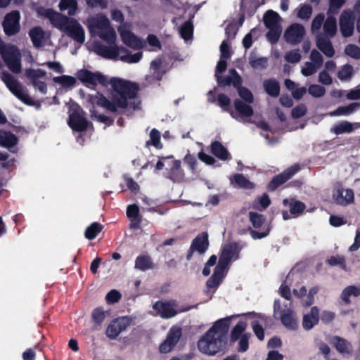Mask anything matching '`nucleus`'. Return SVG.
I'll use <instances>...</instances> for the list:
<instances>
[{"mask_svg": "<svg viewBox=\"0 0 360 360\" xmlns=\"http://www.w3.org/2000/svg\"><path fill=\"white\" fill-rule=\"evenodd\" d=\"M96 92L94 96L89 95L88 101L115 115L124 114L128 107L134 110L141 109V101L135 100L139 91H110L108 97Z\"/></svg>", "mask_w": 360, "mask_h": 360, "instance_id": "f257e3e1", "label": "nucleus"}, {"mask_svg": "<svg viewBox=\"0 0 360 360\" xmlns=\"http://www.w3.org/2000/svg\"><path fill=\"white\" fill-rule=\"evenodd\" d=\"M232 317L219 319L202 335L198 342V349L202 353L213 356L226 348Z\"/></svg>", "mask_w": 360, "mask_h": 360, "instance_id": "f03ea898", "label": "nucleus"}, {"mask_svg": "<svg viewBox=\"0 0 360 360\" xmlns=\"http://www.w3.org/2000/svg\"><path fill=\"white\" fill-rule=\"evenodd\" d=\"M77 77L86 87L96 86L97 84L108 87L110 84L111 90H140L138 83L120 77H111L109 79L107 76L98 71L91 72L82 69L77 72Z\"/></svg>", "mask_w": 360, "mask_h": 360, "instance_id": "7ed1b4c3", "label": "nucleus"}, {"mask_svg": "<svg viewBox=\"0 0 360 360\" xmlns=\"http://www.w3.org/2000/svg\"><path fill=\"white\" fill-rule=\"evenodd\" d=\"M281 21V18L279 14L273 10H268L264 14L263 22L265 27L269 29L266 38L271 44L277 43L281 37L282 33Z\"/></svg>", "mask_w": 360, "mask_h": 360, "instance_id": "20e7f679", "label": "nucleus"}, {"mask_svg": "<svg viewBox=\"0 0 360 360\" xmlns=\"http://www.w3.org/2000/svg\"><path fill=\"white\" fill-rule=\"evenodd\" d=\"M1 54L6 66L13 72L17 74L21 71L20 53L15 46L12 45L2 49Z\"/></svg>", "mask_w": 360, "mask_h": 360, "instance_id": "39448f33", "label": "nucleus"}, {"mask_svg": "<svg viewBox=\"0 0 360 360\" xmlns=\"http://www.w3.org/2000/svg\"><path fill=\"white\" fill-rule=\"evenodd\" d=\"M68 124L74 131L83 132L87 130L89 122L84 117V110L79 106L70 110Z\"/></svg>", "mask_w": 360, "mask_h": 360, "instance_id": "423d86ee", "label": "nucleus"}, {"mask_svg": "<svg viewBox=\"0 0 360 360\" xmlns=\"http://www.w3.org/2000/svg\"><path fill=\"white\" fill-rule=\"evenodd\" d=\"M274 313L275 316L279 314L281 321L285 328L291 330H295L297 328V323L293 310L290 308L282 309L279 300H274Z\"/></svg>", "mask_w": 360, "mask_h": 360, "instance_id": "0eeeda50", "label": "nucleus"}, {"mask_svg": "<svg viewBox=\"0 0 360 360\" xmlns=\"http://www.w3.org/2000/svg\"><path fill=\"white\" fill-rule=\"evenodd\" d=\"M300 170V166L298 164H295L290 166L283 172L275 175L266 185V189L270 192L276 191L279 186L291 179Z\"/></svg>", "mask_w": 360, "mask_h": 360, "instance_id": "6e6552de", "label": "nucleus"}, {"mask_svg": "<svg viewBox=\"0 0 360 360\" xmlns=\"http://www.w3.org/2000/svg\"><path fill=\"white\" fill-rule=\"evenodd\" d=\"M20 13L17 10L12 11L4 16L2 27L6 36H13L20 32Z\"/></svg>", "mask_w": 360, "mask_h": 360, "instance_id": "1a4fd4ad", "label": "nucleus"}, {"mask_svg": "<svg viewBox=\"0 0 360 360\" xmlns=\"http://www.w3.org/2000/svg\"><path fill=\"white\" fill-rule=\"evenodd\" d=\"M131 319L128 316H121L113 319L108 325L105 334L110 340H115L131 324Z\"/></svg>", "mask_w": 360, "mask_h": 360, "instance_id": "9d476101", "label": "nucleus"}, {"mask_svg": "<svg viewBox=\"0 0 360 360\" xmlns=\"http://www.w3.org/2000/svg\"><path fill=\"white\" fill-rule=\"evenodd\" d=\"M216 79L220 87L233 86L236 90H249L242 86V78L234 68L229 69L226 76H217Z\"/></svg>", "mask_w": 360, "mask_h": 360, "instance_id": "9b49d317", "label": "nucleus"}, {"mask_svg": "<svg viewBox=\"0 0 360 360\" xmlns=\"http://www.w3.org/2000/svg\"><path fill=\"white\" fill-rule=\"evenodd\" d=\"M354 14L349 9L345 10L340 16V29L344 37H351L354 29Z\"/></svg>", "mask_w": 360, "mask_h": 360, "instance_id": "f8f14e48", "label": "nucleus"}, {"mask_svg": "<svg viewBox=\"0 0 360 360\" xmlns=\"http://www.w3.org/2000/svg\"><path fill=\"white\" fill-rule=\"evenodd\" d=\"M46 72L42 69L29 68L25 70V75L33 86L38 90H46L45 82Z\"/></svg>", "mask_w": 360, "mask_h": 360, "instance_id": "ddd939ff", "label": "nucleus"}, {"mask_svg": "<svg viewBox=\"0 0 360 360\" xmlns=\"http://www.w3.org/2000/svg\"><path fill=\"white\" fill-rule=\"evenodd\" d=\"M63 32L79 44H83L85 41L84 30L80 23L74 18H71Z\"/></svg>", "mask_w": 360, "mask_h": 360, "instance_id": "4468645a", "label": "nucleus"}, {"mask_svg": "<svg viewBox=\"0 0 360 360\" xmlns=\"http://www.w3.org/2000/svg\"><path fill=\"white\" fill-rule=\"evenodd\" d=\"M305 34V30L303 25L295 23L291 25L284 33L285 41L291 44L300 43Z\"/></svg>", "mask_w": 360, "mask_h": 360, "instance_id": "2eb2a0df", "label": "nucleus"}, {"mask_svg": "<svg viewBox=\"0 0 360 360\" xmlns=\"http://www.w3.org/2000/svg\"><path fill=\"white\" fill-rule=\"evenodd\" d=\"M118 31L123 43L127 46L134 50H139L143 48L145 46L146 42L142 41L131 31L129 30H124L121 27H119Z\"/></svg>", "mask_w": 360, "mask_h": 360, "instance_id": "dca6fc26", "label": "nucleus"}, {"mask_svg": "<svg viewBox=\"0 0 360 360\" xmlns=\"http://www.w3.org/2000/svg\"><path fill=\"white\" fill-rule=\"evenodd\" d=\"M153 309L161 318L165 319L174 317L177 314L174 306L169 302L158 300L153 304Z\"/></svg>", "mask_w": 360, "mask_h": 360, "instance_id": "f3484780", "label": "nucleus"}, {"mask_svg": "<svg viewBox=\"0 0 360 360\" xmlns=\"http://www.w3.org/2000/svg\"><path fill=\"white\" fill-rule=\"evenodd\" d=\"M46 16L49 19L53 27L63 32L71 20V18L56 12L52 9L46 10Z\"/></svg>", "mask_w": 360, "mask_h": 360, "instance_id": "a211bd4d", "label": "nucleus"}, {"mask_svg": "<svg viewBox=\"0 0 360 360\" xmlns=\"http://www.w3.org/2000/svg\"><path fill=\"white\" fill-rule=\"evenodd\" d=\"M127 51V49L125 47H118L115 45L109 47L103 44H99L96 46V53L101 56L108 59L117 58L122 52Z\"/></svg>", "mask_w": 360, "mask_h": 360, "instance_id": "6ab92c4d", "label": "nucleus"}, {"mask_svg": "<svg viewBox=\"0 0 360 360\" xmlns=\"http://www.w3.org/2000/svg\"><path fill=\"white\" fill-rule=\"evenodd\" d=\"M283 205L285 207H289L290 213L294 217L300 215L306 209V205L303 202L296 200L295 198L283 199Z\"/></svg>", "mask_w": 360, "mask_h": 360, "instance_id": "aec40b11", "label": "nucleus"}, {"mask_svg": "<svg viewBox=\"0 0 360 360\" xmlns=\"http://www.w3.org/2000/svg\"><path fill=\"white\" fill-rule=\"evenodd\" d=\"M330 343L340 354H352L353 347L351 343L346 339L340 336H333L331 338Z\"/></svg>", "mask_w": 360, "mask_h": 360, "instance_id": "412c9836", "label": "nucleus"}, {"mask_svg": "<svg viewBox=\"0 0 360 360\" xmlns=\"http://www.w3.org/2000/svg\"><path fill=\"white\" fill-rule=\"evenodd\" d=\"M319 308L314 306L311 308L309 314L304 315L302 320V326L304 329L309 330L318 324L319 321Z\"/></svg>", "mask_w": 360, "mask_h": 360, "instance_id": "4be33fe9", "label": "nucleus"}, {"mask_svg": "<svg viewBox=\"0 0 360 360\" xmlns=\"http://www.w3.org/2000/svg\"><path fill=\"white\" fill-rule=\"evenodd\" d=\"M192 248L195 249L199 254H204L209 247L208 234L203 232L197 236L192 241Z\"/></svg>", "mask_w": 360, "mask_h": 360, "instance_id": "5701e85b", "label": "nucleus"}, {"mask_svg": "<svg viewBox=\"0 0 360 360\" xmlns=\"http://www.w3.org/2000/svg\"><path fill=\"white\" fill-rule=\"evenodd\" d=\"M236 112L241 118L250 117L254 114V110L250 104L246 103L239 98H236L233 101Z\"/></svg>", "mask_w": 360, "mask_h": 360, "instance_id": "b1692460", "label": "nucleus"}, {"mask_svg": "<svg viewBox=\"0 0 360 360\" xmlns=\"http://www.w3.org/2000/svg\"><path fill=\"white\" fill-rule=\"evenodd\" d=\"M316 46L327 57H333L335 54V50L332 43L328 37L319 35L316 39Z\"/></svg>", "mask_w": 360, "mask_h": 360, "instance_id": "393cba45", "label": "nucleus"}, {"mask_svg": "<svg viewBox=\"0 0 360 360\" xmlns=\"http://www.w3.org/2000/svg\"><path fill=\"white\" fill-rule=\"evenodd\" d=\"M155 267L152 258L148 255H139L135 260L134 268L141 271L153 269Z\"/></svg>", "mask_w": 360, "mask_h": 360, "instance_id": "a878e982", "label": "nucleus"}, {"mask_svg": "<svg viewBox=\"0 0 360 360\" xmlns=\"http://www.w3.org/2000/svg\"><path fill=\"white\" fill-rule=\"evenodd\" d=\"M211 152L219 160H226L231 159V155L228 150L218 141H214L212 143Z\"/></svg>", "mask_w": 360, "mask_h": 360, "instance_id": "bb28decb", "label": "nucleus"}, {"mask_svg": "<svg viewBox=\"0 0 360 360\" xmlns=\"http://www.w3.org/2000/svg\"><path fill=\"white\" fill-rule=\"evenodd\" d=\"M18 139L17 136L6 131H0V145L5 148H11L17 144Z\"/></svg>", "mask_w": 360, "mask_h": 360, "instance_id": "cd10ccee", "label": "nucleus"}, {"mask_svg": "<svg viewBox=\"0 0 360 360\" xmlns=\"http://www.w3.org/2000/svg\"><path fill=\"white\" fill-rule=\"evenodd\" d=\"M181 162L179 160L172 161V164L170 167L169 174V179L172 181H179L184 176V173L181 169Z\"/></svg>", "mask_w": 360, "mask_h": 360, "instance_id": "c85d7f7f", "label": "nucleus"}, {"mask_svg": "<svg viewBox=\"0 0 360 360\" xmlns=\"http://www.w3.org/2000/svg\"><path fill=\"white\" fill-rule=\"evenodd\" d=\"M29 36L34 47H40L44 37V32L39 26L34 27L29 31Z\"/></svg>", "mask_w": 360, "mask_h": 360, "instance_id": "c756f323", "label": "nucleus"}, {"mask_svg": "<svg viewBox=\"0 0 360 360\" xmlns=\"http://www.w3.org/2000/svg\"><path fill=\"white\" fill-rule=\"evenodd\" d=\"M323 32L326 37H333L337 32V21L335 17L328 16L323 24Z\"/></svg>", "mask_w": 360, "mask_h": 360, "instance_id": "7c9ffc66", "label": "nucleus"}, {"mask_svg": "<svg viewBox=\"0 0 360 360\" xmlns=\"http://www.w3.org/2000/svg\"><path fill=\"white\" fill-rule=\"evenodd\" d=\"M247 328V323L245 321H239L231 331L230 342H236L243 334Z\"/></svg>", "mask_w": 360, "mask_h": 360, "instance_id": "2f4dec72", "label": "nucleus"}, {"mask_svg": "<svg viewBox=\"0 0 360 360\" xmlns=\"http://www.w3.org/2000/svg\"><path fill=\"white\" fill-rule=\"evenodd\" d=\"M353 131V124L347 121L340 122L330 129V132L334 133L337 135L343 133H351Z\"/></svg>", "mask_w": 360, "mask_h": 360, "instance_id": "473e14b6", "label": "nucleus"}, {"mask_svg": "<svg viewBox=\"0 0 360 360\" xmlns=\"http://www.w3.org/2000/svg\"><path fill=\"white\" fill-rule=\"evenodd\" d=\"M103 226L98 222H93L86 227L84 236L89 240L96 238L98 234L102 231Z\"/></svg>", "mask_w": 360, "mask_h": 360, "instance_id": "72a5a7b5", "label": "nucleus"}, {"mask_svg": "<svg viewBox=\"0 0 360 360\" xmlns=\"http://www.w3.org/2000/svg\"><path fill=\"white\" fill-rule=\"evenodd\" d=\"M225 274L214 269V273L211 277L207 281L206 285L208 289L217 288L221 283Z\"/></svg>", "mask_w": 360, "mask_h": 360, "instance_id": "f704fd0d", "label": "nucleus"}, {"mask_svg": "<svg viewBox=\"0 0 360 360\" xmlns=\"http://www.w3.org/2000/svg\"><path fill=\"white\" fill-rule=\"evenodd\" d=\"M59 8L61 11L68 10L69 15H74L77 10V1L76 0H60Z\"/></svg>", "mask_w": 360, "mask_h": 360, "instance_id": "c9c22d12", "label": "nucleus"}, {"mask_svg": "<svg viewBox=\"0 0 360 360\" xmlns=\"http://www.w3.org/2000/svg\"><path fill=\"white\" fill-rule=\"evenodd\" d=\"M360 108V103L354 102L346 106H340L331 115H347L352 113L356 109Z\"/></svg>", "mask_w": 360, "mask_h": 360, "instance_id": "e433bc0d", "label": "nucleus"}, {"mask_svg": "<svg viewBox=\"0 0 360 360\" xmlns=\"http://www.w3.org/2000/svg\"><path fill=\"white\" fill-rule=\"evenodd\" d=\"M219 105L224 111L229 112L233 118L236 119L235 112L231 108V99L224 94H219L217 97Z\"/></svg>", "mask_w": 360, "mask_h": 360, "instance_id": "4c0bfd02", "label": "nucleus"}, {"mask_svg": "<svg viewBox=\"0 0 360 360\" xmlns=\"http://www.w3.org/2000/svg\"><path fill=\"white\" fill-rule=\"evenodd\" d=\"M182 335V330L180 327L173 326L167 333L166 340L176 346Z\"/></svg>", "mask_w": 360, "mask_h": 360, "instance_id": "58836bf2", "label": "nucleus"}, {"mask_svg": "<svg viewBox=\"0 0 360 360\" xmlns=\"http://www.w3.org/2000/svg\"><path fill=\"white\" fill-rule=\"evenodd\" d=\"M351 295L359 297L360 295V289L355 285H349L346 287L341 293V299L345 303H349Z\"/></svg>", "mask_w": 360, "mask_h": 360, "instance_id": "ea45409f", "label": "nucleus"}, {"mask_svg": "<svg viewBox=\"0 0 360 360\" xmlns=\"http://www.w3.org/2000/svg\"><path fill=\"white\" fill-rule=\"evenodd\" d=\"M3 82L5 83L8 90H20L19 85L15 77L8 72H4L1 76Z\"/></svg>", "mask_w": 360, "mask_h": 360, "instance_id": "a19ab883", "label": "nucleus"}, {"mask_svg": "<svg viewBox=\"0 0 360 360\" xmlns=\"http://www.w3.org/2000/svg\"><path fill=\"white\" fill-rule=\"evenodd\" d=\"M233 180L234 182L240 188L252 189L255 187V184L242 174H236L233 176Z\"/></svg>", "mask_w": 360, "mask_h": 360, "instance_id": "79ce46f5", "label": "nucleus"}, {"mask_svg": "<svg viewBox=\"0 0 360 360\" xmlns=\"http://www.w3.org/2000/svg\"><path fill=\"white\" fill-rule=\"evenodd\" d=\"M143 55L141 52H137L136 53H131L127 49V52H122L120 56V60L124 62L129 63H138L142 58Z\"/></svg>", "mask_w": 360, "mask_h": 360, "instance_id": "37998d69", "label": "nucleus"}, {"mask_svg": "<svg viewBox=\"0 0 360 360\" xmlns=\"http://www.w3.org/2000/svg\"><path fill=\"white\" fill-rule=\"evenodd\" d=\"M53 81L65 88H69L74 86L77 82L74 77L69 75L56 77L53 78Z\"/></svg>", "mask_w": 360, "mask_h": 360, "instance_id": "c03bdc74", "label": "nucleus"}, {"mask_svg": "<svg viewBox=\"0 0 360 360\" xmlns=\"http://www.w3.org/2000/svg\"><path fill=\"white\" fill-rule=\"evenodd\" d=\"M249 219L254 228H260L265 222L266 218L262 214L256 212H249Z\"/></svg>", "mask_w": 360, "mask_h": 360, "instance_id": "a18cd8bd", "label": "nucleus"}, {"mask_svg": "<svg viewBox=\"0 0 360 360\" xmlns=\"http://www.w3.org/2000/svg\"><path fill=\"white\" fill-rule=\"evenodd\" d=\"M271 204V200L266 193H264L254 202V208L257 210L262 211L267 208Z\"/></svg>", "mask_w": 360, "mask_h": 360, "instance_id": "49530a36", "label": "nucleus"}, {"mask_svg": "<svg viewBox=\"0 0 360 360\" xmlns=\"http://www.w3.org/2000/svg\"><path fill=\"white\" fill-rule=\"evenodd\" d=\"M353 75V67L349 64H345L337 73V77L341 81H346L349 79Z\"/></svg>", "mask_w": 360, "mask_h": 360, "instance_id": "de8ad7c7", "label": "nucleus"}, {"mask_svg": "<svg viewBox=\"0 0 360 360\" xmlns=\"http://www.w3.org/2000/svg\"><path fill=\"white\" fill-rule=\"evenodd\" d=\"M16 98L27 105H35L37 102L28 94V91H11Z\"/></svg>", "mask_w": 360, "mask_h": 360, "instance_id": "09e8293b", "label": "nucleus"}, {"mask_svg": "<svg viewBox=\"0 0 360 360\" xmlns=\"http://www.w3.org/2000/svg\"><path fill=\"white\" fill-rule=\"evenodd\" d=\"M221 252L227 257L231 261L232 259L235 257L236 259L238 257V250L236 243L230 244L226 245L223 249Z\"/></svg>", "mask_w": 360, "mask_h": 360, "instance_id": "8fccbe9b", "label": "nucleus"}, {"mask_svg": "<svg viewBox=\"0 0 360 360\" xmlns=\"http://www.w3.org/2000/svg\"><path fill=\"white\" fill-rule=\"evenodd\" d=\"M91 317L94 323L101 326L105 319V313L102 307L95 308L91 313Z\"/></svg>", "mask_w": 360, "mask_h": 360, "instance_id": "3c124183", "label": "nucleus"}, {"mask_svg": "<svg viewBox=\"0 0 360 360\" xmlns=\"http://www.w3.org/2000/svg\"><path fill=\"white\" fill-rule=\"evenodd\" d=\"M153 145L157 148H161L160 133L156 129H153L150 132V140L146 141V146Z\"/></svg>", "mask_w": 360, "mask_h": 360, "instance_id": "603ef678", "label": "nucleus"}, {"mask_svg": "<svg viewBox=\"0 0 360 360\" xmlns=\"http://www.w3.org/2000/svg\"><path fill=\"white\" fill-rule=\"evenodd\" d=\"M180 33L184 39H189L191 38L193 33V26L191 22L186 21L180 28Z\"/></svg>", "mask_w": 360, "mask_h": 360, "instance_id": "864d4df0", "label": "nucleus"}, {"mask_svg": "<svg viewBox=\"0 0 360 360\" xmlns=\"http://www.w3.org/2000/svg\"><path fill=\"white\" fill-rule=\"evenodd\" d=\"M251 337L250 333H245L241 337L238 339V351L239 352H245L249 348V339Z\"/></svg>", "mask_w": 360, "mask_h": 360, "instance_id": "5fc2aeb1", "label": "nucleus"}, {"mask_svg": "<svg viewBox=\"0 0 360 360\" xmlns=\"http://www.w3.org/2000/svg\"><path fill=\"white\" fill-rule=\"evenodd\" d=\"M326 262L331 266L338 265L344 270L346 269L345 259L341 255L331 256L327 259Z\"/></svg>", "mask_w": 360, "mask_h": 360, "instance_id": "6e6d98bb", "label": "nucleus"}, {"mask_svg": "<svg viewBox=\"0 0 360 360\" xmlns=\"http://www.w3.org/2000/svg\"><path fill=\"white\" fill-rule=\"evenodd\" d=\"M231 262V261L230 259H229L221 252L219 256L218 264L215 266L214 269L224 274V272L228 269Z\"/></svg>", "mask_w": 360, "mask_h": 360, "instance_id": "4d7b16f0", "label": "nucleus"}, {"mask_svg": "<svg viewBox=\"0 0 360 360\" xmlns=\"http://www.w3.org/2000/svg\"><path fill=\"white\" fill-rule=\"evenodd\" d=\"M249 63L253 68H265L267 60L265 58H256L251 55L249 57Z\"/></svg>", "mask_w": 360, "mask_h": 360, "instance_id": "13d9d810", "label": "nucleus"}, {"mask_svg": "<svg viewBox=\"0 0 360 360\" xmlns=\"http://www.w3.org/2000/svg\"><path fill=\"white\" fill-rule=\"evenodd\" d=\"M100 37L110 44H114L116 41V33L112 28H108L104 32L101 33Z\"/></svg>", "mask_w": 360, "mask_h": 360, "instance_id": "bf43d9fd", "label": "nucleus"}, {"mask_svg": "<svg viewBox=\"0 0 360 360\" xmlns=\"http://www.w3.org/2000/svg\"><path fill=\"white\" fill-rule=\"evenodd\" d=\"M312 14V7L309 4L302 5L297 13V17L300 19L308 20Z\"/></svg>", "mask_w": 360, "mask_h": 360, "instance_id": "052dcab7", "label": "nucleus"}, {"mask_svg": "<svg viewBox=\"0 0 360 360\" xmlns=\"http://www.w3.org/2000/svg\"><path fill=\"white\" fill-rule=\"evenodd\" d=\"M123 179L126 184L127 188L134 193H137L139 191L140 187L139 184L134 180V179L129 175L124 174Z\"/></svg>", "mask_w": 360, "mask_h": 360, "instance_id": "680f3d73", "label": "nucleus"}, {"mask_svg": "<svg viewBox=\"0 0 360 360\" xmlns=\"http://www.w3.org/2000/svg\"><path fill=\"white\" fill-rule=\"evenodd\" d=\"M307 108L303 104H299L292 110L291 115L294 119H299L304 116L307 114Z\"/></svg>", "mask_w": 360, "mask_h": 360, "instance_id": "e2e57ef3", "label": "nucleus"}, {"mask_svg": "<svg viewBox=\"0 0 360 360\" xmlns=\"http://www.w3.org/2000/svg\"><path fill=\"white\" fill-rule=\"evenodd\" d=\"M345 53L354 59H360V48L356 45L348 44L345 47Z\"/></svg>", "mask_w": 360, "mask_h": 360, "instance_id": "0e129e2a", "label": "nucleus"}, {"mask_svg": "<svg viewBox=\"0 0 360 360\" xmlns=\"http://www.w3.org/2000/svg\"><path fill=\"white\" fill-rule=\"evenodd\" d=\"M121 293L118 290L113 289L107 293L105 300L108 304H114L117 302L121 299Z\"/></svg>", "mask_w": 360, "mask_h": 360, "instance_id": "69168bd1", "label": "nucleus"}, {"mask_svg": "<svg viewBox=\"0 0 360 360\" xmlns=\"http://www.w3.org/2000/svg\"><path fill=\"white\" fill-rule=\"evenodd\" d=\"M93 116L96 118V120L98 122L103 123L106 126L109 127L114 124V118L112 117H109L103 114H99L97 112H94Z\"/></svg>", "mask_w": 360, "mask_h": 360, "instance_id": "338daca9", "label": "nucleus"}, {"mask_svg": "<svg viewBox=\"0 0 360 360\" xmlns=\"http://www.w3.org/2000/svg\"><path fill=\"white\" fill-rule=\"evenodd\" d=\"M254 333L259 340L264 338V330L258 321H253L251 323Z\"/></svg>", "mask_w": 360, "mask_h": 360, "instance_id": "774afa93", "label": "nucleus"}]
</instances>
